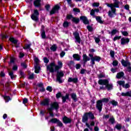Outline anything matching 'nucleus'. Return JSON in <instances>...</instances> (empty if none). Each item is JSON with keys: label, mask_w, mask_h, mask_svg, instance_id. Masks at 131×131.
<instances>
[{"label": "nucleus", "mask_w": 131, "mask_h": 131, "mask_svg": "<svg viewBox=\"0 0 131 131\" xmlns=\"http://www.w3.org/2000/svg\"><path fill=\"white\" fill-rule=\"evenodd\" d=\"M47 91H48V92H50V93H51V92H53V88L51 86H48L46 88Z\"/></svg>", "instance_id": "obj_51"}, {"label": "nucleus", "mask_w": 131, "mask_h": 131, "mask_svg": "<svg viewBox=\"0 0 131 131\" xmlns=\"http://www.w3.org/2000/svg\"><path fill=\"white\" fill-rule=\"evenodd\" d=\"M19 74L21 77L25 78V74L24 73V72L22 71V70L19 71Z\"/></svg>", "instance_id": "obj_47"}, {"label": "nucleus", "mask_w": 131, "mask_h": 131, "mask_svg": "<svg viewBox=\"0 0 131 131\" xmlns=\"http://www.w3.org/2000/svg\"><path fill=\"white\" fill-rule=\"evenodd\" d=\"M114 4H113V8H119V1L118 0H115Z\"/></svg>", "instance_id": "obj_27"}, {"label": "nucleus", "mask_w": 131, "mask_h": 131, "mask_svg": "<svg viewBox=\"0 0 131 131\" xmlns=\"http://www.w3.org/2000/svg\"><path fill=\"white\" fill-rule=\"evenodd\" d=\"M114 13L112 11H108V16L110 18H113L114 17Z\"/></svg>", "instance_id": "obj_38"}, {"label": "nucleus", "mask_w": 131, "mask_h": 131, "mask_svg": "<svg viewBox=\"0 0 131 131\" xmlns=\"http://www.w3.org/2000/svg\"><path fill=\"white\" fill-rule=\"evenodd\" d=\"M60 6L58 5H55L53 8V9H54V10L55 11V12H57L58 11H59L60 10Z\"/></svg>", "instance_id": "obj_41"}, {"label": "nucleus", "mask_w": 131, "mask_h": 131, "mask_svg": "<svg viewBox=\"0 0 131 131\" xmlns=\"http://www.w3.org/2000/svg\"><path fill=\"white\" fill-rule=\"evenodd\" d=\"M118 65V61L117 60H114L113 61V66H114L115 67L117 66Z\"/></svg>", "instance_id": "obj_53"}, {"label": "nucleus", "mask_w": 131, "mask_h": 131, "mask_svg": "<svg viewBox=\"0 0 131 131\" xmlns=\"http://www.w3.org/2000/svg\"><path fill=\"white\" fill-rule=\"evenodd\" d=\"M6 92L7 93H9V92H11V88H10V85L8 84L6 86Z\"/></svg>", "instance_id": "obj_59"}, {"label": "nucleus", "mask_w": 131, "mask_h": 131, "mask_svg": "<svg viewBox=\"0 0 131 131\" xmlns=\"http://www.w3.org/2000/svg\"><path fill=\"white\" fill-rule=\"evenodd\" d=\"M117 83L119 84V85H122L123 88H124V84H125V81L124 80H119L117 81Z\"/></svg>", "instance_id": "obj_34"}, {"label": "nucleus", "mask_w": 131, "mask_h": 131, "mask_svg": "<svg viewBox=\"0 0 131 131\" xmlns=\"http://www.w3.org/2000/svg\"><path fill=\"white\" fill-rule=\"evenodd\" d=\"M107 7L108 8H111V10L114 14H116V8H113V4H109V3H106V4Z\"/></svg>", "instance_id": "obj_17"}, {"label": "nucleus", "mask_w": 131, "mask_h": 131, "mask_svg": "<svg viewBox=\"0 0 131 131\" xmlns=\"http://www.w3.org/2000/svg\"><path fill=\"white\" fill-rule=\"evenodd\" d=\"M129 40L130 39L128 38H122L121 39V45L124 46V45L128 44Z\"/></svg>", "instance_id": "obj_14"}, {"label": "nucleus", "mask_w": 131, "mask_h": 131, "mask_svg": "<svg viewBox=\"0 0 131 131\" xmlns=\"http://www.w3.org/2000/svg\"><path fill=\"white\" fill-rule=\"evenodd\" d=\"M96 20L97 21L98 23H100V24H104V21L102 20V17H101V16H96Z\"/></svg>", "instance_id": "obj_28"}, {"label": "nucleus", "mask_w": 131, "mask_h": 131, "mask_svg": "<svg viewBox=\"0 0 131 131\" xmlns=\"http://www.w3.org/2000/svg\"><path fill=\"white\" fill-rule=\"evenodd\" d=\"M68 82H73L74 83H77L78 82V78L69 77L68 79Z\"/></svg>", "instance_id": "obj_16"}, {"label": "nucleus", "mask_w": 131, "mask_h": 131, "mask_svg": "<svg viewBox=\"0 0 131 131\" xmlns=\"http://www.w3.org/2000/svg\"><path fill=\"white\" fill-rule=\"evenodd\" d=\"M121 64L124 67H127V66H130V62L128 61H125L124 59H122Z\"/></svg>", "instance_id": "obj_18"}, {"label": "nucleus", "mask_w": 131, "mask_h": 131, "mask_svg": "<svg viewBox=\"0 0 131 131\" xmlns=\"http://www.w3.org/2000/svg\"><path fill=\"white\" fill-rule=\"evenodd\" d=\"M71 97L74 102H77V96L76 95V93H72L71 95Z\"/></svg>", "instance_id": "obj_26"}, {"label": "nucleus", "mask_w": 131, "mask_h": 131, "mask_svg": "<svg viewBox=\"0 0 131 131\" xmlns=\"http://www.w3.org/2000/svg\"><path fill=\"white\" fill-rule=\"evenodd\" d=\"M119 32V31H118L117 29H113L112 30L111 33L109 32V34H112V35H115L116 34L118 33Z\"/></svg>", "instance_id": "obj_33"}, {"label": "nucleus", "mask_w": 131, "mask_h": 131, "mask_svg": "<svg viewBox=\"0 0 131 131\" xmlns=\"http://www.w3.org/2000/svg\"><path fill=\"white\" fill-rule=\"evenodd\" d=\"M34 62H35V65H38V63H39V59L37 57H35L34 59Z\"/></svg>", "instance_id": "obj_49"}, {"label": "nucleus", "mask_w": 131, "mask_h": 131, "mask_svg": "<svg viewBox=\"0 0 131 131\" xmlns=\"http://www.w3.org/2000/svg\"><path fill=\"white\" fill-rule=\"evenodd\" d=\"M98 84L100 85H105V89H106L107 91H112L113 89V84L109 83V80L107 79H99Z\"/></svg>", "instance_id": "obj_2"}, {"label": "nucleus", "mask_w": 131, "mask_h": 131, "mask_svg": "<svg viewBox=\"0 0 131 131\" xmlns=\"http://www.w3.org/2000/svg\"><path fill=\"white\" fill-rule=\"evenodd\" d=\"M108 121L109 122H111L112 124H114V123H115V119L114 118V117L110 118L108 119Z\"/></svg>", "instance_id": "obj_42"}, {"label": "nucleus", "mask_w": 131, "mask_h": 131, "mask_svg": "<svg viewBox=\"0 0 131 131\" xmlns=\"http://www.w3.org/2000/svg\"><path fill=\"white\" fill-rule=\"evenodd\" d=\"M41 106H49L50 105V99L45 98L43 101H40Z\"/></svg>", "instance_id": "obj_13"}, {"label": "nucleus", "mask_w": 131, "mask_h": 131, "mask_svg": "<svg viewBox=\"0 0 131 131\" xmlns=\"http://www.w3.org/2000/svg\"><path fill=\"white\" fill-rule=\"evenodd\" d=\"M87 29L88 30V31L90 32H92V31H93V28L91 26H87Z\"/></svg>", "instance_id": "obj_61"}, {"label": "nucleus", "mask_w": 131, "mask_h": 131, "mask_svg": "<svg viewBox=\"0 0 131 131\" xmlns=\"http://www.w3.org/2000/svg\"><path fill=\"white\" fill-rule=\"evenodd\" d=\"M28 79H34V74L32 73L31 75H30L28 77Z\"/></svg>", "instance_id": "obj_56"}, {"label": "nucleus", "mask_w": 131, "mask_h": 131, "mask_svg": "<svg viewBox=\"0 0 131 131\" xmlns=\"http://www.w3.org/2000/svg\"><path fill=\"white\" fill-rule=\"evenodd\" d=\"M50 122H52V123H56L57 124V126H59V127H62V126H63V123L57 118L51 119Z\"/></svg>", "instance_id": "obj_9"}, {"label": "nucleus", "mask_w": 131, "mask_h": 131, "mask_svg": "<svg viewBox=\"0 0 131 131\" xmlns=\"http://www.w3.org/2000/svg\"><path fill=\"white\" fill-rule=\"evenodd\" d=\"M40 33H41V36L43 39H46L47 37V35H46V31L42 30L40 31Z\"/></svg>", "instance_id": "obj_32"}, {"label": "nucleus", "mask_w": 131, "mask_h": 131, "mask_svg": "<svg viewBox=\"0 0 131 131\" xmlns=\"http://www.w3.org/2000/svg\"><path fill=\"white\" fill-rule=\"evenodd\" d=\"M50 8H51V5H50V4H47L45 6V9L48 11H50Z\"/></svg>", "instance_id": "obj_57"}, {"label": "nucleus", "mask_w": 131, "mask_h": 131, "mask_svg": "<svg viewBox=\"0 0 131 131\" xmlns=\"http://www.w3.org/2000/svg\"><path fill=\"white\" fill-rule=\"evenodd\" d=\"M57 49H58V47H57V45L56 44H54L50 48V50L52 51V52H56V51H57Z\"/></svg>", "instance_id": "obj_31"}, {"label": "nucleus", "mask_w": 131, "mask_h": 131, "mask_svg": "<svg viewBox=\"0 0 131 131\" xmlns=\"http://www.w3.org/2000/svg\"><path fill=\"white\" fill-rule=\"evenodd\" d=\"M9 40L14 45H17V43H18V40L15 39V38L14 37H10Z\"/></svg>", "instance_id": "obj_29"}, {"label": "nucleus", "mask_w": 131, "mask_h": 131, "mask_svg": "<svg viewBox=\"0 0 131 131\" xmlns=\"http://www.w3.org/2000/svg\"><path fill=\"white\" fill-rule=\"evenodd\" d=\"M9 76H10L11 79H13L15 78V76L14 75V72L11 71L8 73Z\"/></svg>", "instance_id": "obj_36"}, {"label": "nucleus", "mask_w": 131, "mask_h": 131, "mask_svg": "<svg viewBox=\"0 0 131 131\" xmlns=\"http://www.w3.org/2000/svg\"><path fill=\"white\" fill-rule=\"evenodd\" d=\"M115 128L118 129V130H120L122 128V125H121V124L118 123L116 125Z\"/></svg>", "instance_id": "obj_35"}, {"label": "nucleus", "mask_w": 131, "mask_h": 131, "mask_svg": "<svg viewBox=\"0 0 131 131\" xmlns=\"http://www.w3.org/2000/svg\"><path fill=\"white\" fill-rule=\"evenodd\" d=\"M56 13V11L52 8V9L50 11V15H54Z\"/></svg>", "instance_id": "obj_64"}, {"label": "nucleus", "mask_w": 131, "mask_h": 131, "mask_svg": "<svg viewBox=\"0 0 131 131\" xmlns=\"http://www.w3.org/2000/svg\"><path fill=\"white\" fill-rule=\"evenodd\" d=\"M121 33L123 36H128V33L127 31H122Z\"/></svg>", "instance_id": "obj_50"}, {"label": "nucleus", "mask_w": 131, "mask_h": 131, "mask_svg": "<svg viewBox=\"0 0 131 131\" xmlns=\"http://www.w3.org/2000/svg\"><path fill=\"white\" fill-rule=\"evenodd\" d=\"M120 38H121V36H115L114 37V39H113V41H116V40H119L120 39Z\"/></svg>", "instance_id": "obj_48"}, {"label": "nucleus", "mask_w": 131, "mask_h": 131, "mask_svg": "<svg viewBox=\"0 0 131 131\" xmlns=\"http://www.w3.org/2000/svg\"><path fill=\"white\" fill-rule=\"evenodd\" d=\"M92 6H93V7H99V6H100V3L95 2L92 4Z\"/></svg>", "instance_id": "obj_63"}, {"label": "nucleus", "mask_w": 131, "mask_h": 131, "mask_svg": "<svg viewBox=\"0 0 131 131\" xmlns=\"http://www.w3.org/2000/svg\"><path fill=\"white\" fill-rule=\"evenodd\" d=\"M110 104H112L113 106H117L118 105V102L115 100H112L110 102Z\"/></svg>", "instance_id": "obj_43"}, {"label": "nucleus", "mask_w": 131, "mask_h": 131, "mask_svg": "<svg viewBox=\"0 0 131 131\" xmlns=\"http://www.w3.org/2000/svg\"><path fill=\"white\" fill-rule=\"evenodd\" d=\"M110 55L112 58H114V56L115 55V52L113 50H111L110 52Z\"/></svg>", "instance_id": "obj_45"}, {"label": "nucleus", "mask_w": 131, "mask_h": 131, "mask_svg": "<svg viewBox=\"0 0 131 131\" xmlns=\"http://www.w3.org/2000/svg\"><path fill=\"white\" fill-rule=\"evenodd\" d=\"M62 103H66L67 100H69V94H66L65 96H62Z\"/></svg>", "instance_id": "obj_19"}, {"label": "nucleus", "mask_w": 131, "mask_h": 131, "mask_svg": "<svg viewBox=\"0 0 131 131\" xmlns=\"http://www.w3.org/2000/svg\"><path fill=\"white\" fill-rule=\"evenodd\" d=\"M60 108V105H59V103L57 102H54L50 104V107L48 108V111L50 112H53V110H55L56 111H58Z\"/></svg>", "instance_id": "obj_7"}, {"label": "nucleus", "mask_w": 131, "mask_h": 131, "mask_svg": "<svg viewBox=\"0 0 131 131\" xmlns=\"http://www.w3.org/2000/svg\"><path fill=\"white\" fill-rule=\"evenodd\" d=\"M110 118V115H104L103 116V117H102V118L103 119H108V118Z\"/></svg>", "instance_id": "obj_60"}, {"label": "nucleus", "mask_w": 131, "mask_h": 131, "mask_svg": "<svg viewBox=\"0 0 131 131\" xmlns=\"http://www.w3.org/2000/svg\"><path fill=\"white\" fill-rule=\"evenodd\" d=\"M73 35L77 42H78V43H80V42L81 41V39H80L79 33H78V32H75L73 33Z\"/></svg>", "instance_id": "obj_12"}, {"label": "nucleus", "mask_w": 131, "mask_h": 131, "mask_svg": "<svg viewBox=\"0 0 131 131\" xmlns=\"http://www.w3.org/2000/svg\"><path fill=\"white\" fill-rule=\"evenodd\" d=\"M41 0H35L34 1V6L35 8H41Z\"/></svg>", "instance_id": "obj_15"}, {"label": "nucleus", "mask_w": 131, "mask_h": 131, "mask_svg": "<svg viewBox=\"0 0 131 131\" xmlns=\"http://www.w3.org/2000/svg\"><path fill=\"white\" fill-rule=\"evenodd\" d=\"M121 96L122 97H130L131 98V91H128L126 93L122 92L121 93Z\"/></svg>", "instance_id": "obj_23"}, {"label": "nucleus", "mask_w": 131, "mask_h": 131, "mask_svg": "<svg viewBox=\"0 0 131 131\" xmlns=\"http://www.w3.org/2000/svg\"><path fill=\"white\" fill-rule=\"evenodd\" d=\"M72 21L75 24H78L80 21V19L78 17H74L73 19H72Z\"/></svg>", "instance_id": "obj_24"}, {"label": "nucleus", "mask_w": 131, "mask_h": 131, "mask_svg": "<svg viewBox=\"0 0 131 131\" xmlns=\"http://www.w3.org/2000/svg\"><path fill=\"white\" fill-rule=\"evenodd\" d=\"M20 66L24 68V69H26L27 68V64L25 62H21L20 63Z\"/></svg>", "instance_id": "obj_46"}, {"label": "nucleus", "mask_w": 131, "mask_h": 131, "mask_svg": "<svg viewBox=\"0 0 131 131\" xmlns=\"http://www.w3.org/2000/svg\"><path fill=\"white\" fill-rule=\"evenodd\" d=\"M30 47H31V43L26 44L25 45V47H23V49L24 50H29V49H30Z\"/></svg>", "instance_id": "obj_40"}, {"label": "nucleus", "mask_w": 131, "mask_h": 131, "mask_svg": "<svg viewBox=\"0 0 131 131\" xmlns=\"http://www.w3.org/2000/svg\"><path fill=\"white\" fill-rule=\"evenodd\" d=\"M63 27L64 28H67L69 27V23L67 21H64L63 23Z\"/></svg>", "instance_id": "obj_37"}, {"label": "nucleus", "mask_w": 131, "mask_h": 131, "mask_svg": "<svg viewBox=\"0 0 131 131\" xmlns=\"http://www.w3.org/2000/svg\"><path fill=\"white\" fill-rule=\"evenodd\" d=\"M40 67L38 66V65L35 66V73L38 74L39 73V71H40Z\"/></svg>", "instance_id": "obj_30"}, {"label": "nucleus", "mask_w": 131, "mask_h": 131, "mask_svg": "<svg viewBox=\"0 0 131 131\" xmlns=\"http://www.w3.org/2000/svg\"><path fill=\"white\" fill-rule=\"evenodd\" d=\"M89 117L91 120L95 119V115H94V114H93L92 112H86L83 114L82 117V122H83V123L88 122V121H89Z\"/></svg>", "instance_id": "obj_4"}, {"label": "nucleus", "mask_w": 131, "mask_h": 131, "mask_svg": "<svg viewBox=\"0 0 131 131\" xmlns=\"http://www.w3.org/2000/svg\"><path fill=\"white\" fill-rule=\"evenodd\" d=\"M63 67V63L61 61H58L57 66L55 62H51L49 65L47 66V69L49 70L51 73H54L55 71H59Z\"/></svg>", "instance_id": "obj_1"}, {"label": "nucleus", "mask_w": 131, "mask_h": 131, "mask_svg": "<svg viewBox=\"0 0 131 131\" xmlns=\"http://www.w3.org/2000/svg\"><path fill=\"white\" fill-rule=\"evenodd\" d=\"M109 102V99L108 98H104L101 100H98L96 102V108L98 110L99 113L102 112V109L103 108V103H108Z\"/></svg>", "instance_id": "obj_3"}, {"label": "nucleus", "mask_w": 131, "mask_h": 131, "mask_svg": "<svg viewBox=\"0 0 131 131\" xmlns=\"http://www.w3.org/2000/svg\"><path fill=\"white\" fill-rule=\"evenodd\" d=\"M74 17L72 14H68L66 16L67 20H71V19H73Z\"/></svg>", "instance_id": "obj_39"}, {"label": "nucleus", "mask_w": 131, "mask_h": 131, "mask_svg": "<svg viewBox=\"0 0 131 131\" xmlns=\"http://www.w3.org/2000/svg\"><path fill=\"white\" fill-rule=\"evenodd\" d=\"M73 11L74 12V13H79L80 12V9L75 8H73Z\"/></svg>", "instance_id": "obj_52"}, {"label": "nucleus", "mask_w": 131, "mask_h": 131, "mask_svg": "<svg viewBox=\"0 0 131 131\" xmlns=\"http://www.w3.org/2000/svg\"><path fill=\"white\" fill-rule=\"evenodd\" d=\"M31 18L36 23L39 21V12L37 9L34 10V12L31 15Z\"/></svg>", "instance_id": "obj_5"}, {"label": "nucleus", "mask_w": 131, "mask_h": 131, "mask_svg": "<svg viewBox=\"0 0 131 131\" xmlns=\"http://www.w3.org/2000/svg\"><path fill=\"white\" fill-rule=\"evenodd\" d=\"M2 97L3 98H4L6 103H8L9 101L12 100V98H11V97H10V96H6V94L5 95L2 96Z\"/></svg>", "instance_id": "obj_22"}, {"label": "nucleus", "mask_w": 131, "mask_h": 131, "mask_svg": "<svg viewBox=\"0 0 131 131\" xmlns=\"http://www.w3.org/2000/svg\"><path fill=\"white\" fill-rule=\"evenodd\" d=\"M73 64H74V61L73 60H71L70 62L68 63V66H69L70 68H71V66L73 65Z\"/></svg>", "instance_id": "obj_55"}, {"label": "nucleus", "mask_w": 131, "mask_h": 131, "mask_svg": "<svg viewBox=\"0 0 131 131\" xmlns=\"http://www.w3.org/2000/svg\"><path fill=\"white\" fill-rule=\"evenodd\" d=\"M123 76H124V73L123 72H120L117 74L116 77L118 79H120Z\"/></svg>", "instance_id": "obj_20"}, {"label": "nucleus", "mask_w": 131, "mask_h": 131, "mask_svg": "<svg viewBox=\"0 0 131 131\" xmlns=\"http://www.w3.org/2000/svg\"><path fill=\"white\" fill-rule=\"evenodd\" d=\"M62 97H63V96L62 95V93L61 92H58L56 95V99H60V98H62Z\"/></svg>", "instance_id": "obj_44"}, {"label": "nucleus", "mask_w": 131, "mask_h": 131, "mask_svg": "<svg viewBox=\"0 0 131 131\" xmlns=\"http://www.w3.org/2000/svg\"><path fill=\"white\" fill-rule=\"evenodd\" d=\"M55 72H56V81H58L59 83H63V81L61 79L64 77V73H63V71H56Z\"/></svg>", "instance_id": "obj_8"}, {"label": "nucleus", "mask_w": 131, "mask_h": 131, "mask_svg": "<svg viewBox=\"0 0 131 131\" xmlns=\"http://www.w3.org/2000/svg\"><path fill=\"white\" fill-rule=\"evenodd\" d=\"M43 60H44V63H46V64H48V63L50 62V60L48 58V57H44Z\"/></svg>", "instance_id": "obj_58"}, {"label": "nucleus", "mask_w": 131, "mask_h": 131, "mask_svg": "<svg viewBox=\"0 0 131 131\" xmlns=\"http://www.w3.org/2000/svg\"><path fill=\"white\" fill-rule=\"evenodd\" d=\"M91 60V58L89 57L86 54H83V62H87L88 61H90Z\"/></svg>", "instance_id": "obj_25"}, {"label": "nucleus", "mask_w": 131, "mask_h": 131, "mask_svg": "<svg viewBox=\"0 0 131 131\" xmlns=\"http://www.w3.org/2000/svg\"><path fill=\"white\" fill-rule=\"evenodd\" d=\"M62 122L64 123V124H70L71 122H72V119L64 116L62 118Z\"/></svg>", "instance_id": "obj_10"}, {"label": "nucleus", "mask_w": 131, "mask_h": 131, "mask_svg": "<svg viewBox=\"0 0 131 131\" xmlns=\"http://www.w3.org/2000/svg\"><path fill=\"white\" fill-rule=\"evenodd\" d=\"M12 63H15V58L12 57L10 58V61L8 63V64H12Z\"/></svg>", "instance_id": "obj_62"}, {"label": "nucleus", "mask_w": 131, "mask_h": 131, "mask_svg": "<svg viewBox=\"0 0 131 131\" xmlns=\"http://www.w3.org/2000/svg\"><path fill=\"white\" fill-rule=\"evenodd\" d=\"M80 20L85 25H89L90 24V20L88 19V17L85 16H80Z\"/></svg>", "instance_id": "obj_11"}, {"label": "nucleus", "mask_w": 131, "mask_h": 131, "mask_svg": "<svg viewBox=\"0 0 131 131\" xmlns=\"http://www.w3.org/2000/svg\"><path fill=\"white\" fill-rule=\"evenodd\" d=\"M73 58L76 61H80V58H81V56H80V55H79V54H75L73 55Z\"/></svg>", "instance_id": "obj_21"}, {"label": "nucleus", "mask_w": 131, "mask_h": 131, "mask_svg": "<svg viewBox=\"0 0 131 131\" xmlns=\"http://www.w3.org/2000/svg\"><path fill=\"white\" fill-rule=\"evenodd\" d=\"M94 39H95V42L96 43H100V38L99 37H94Z\"/></svg>", "instance_id": "obj_54"}, {"label": "nucleus", "mask_w": 131, "mask_h": 131, "mask_svg": "<svg viewBox=\"0 0 131 131\" xmlns=\"http://www.w3.org/2000/svg\"><path fill=\"white\" fill-rule=\"evenodd\" d=\"M89 56L91 58L92 65H95L96 64L95 62L99 63L101 60H102V58L99 56L95 55L94 56V55L91 54H89Z\"/></svg>", "instance_id": "obj_6"}]
</instances>
